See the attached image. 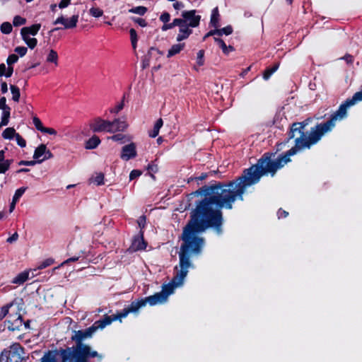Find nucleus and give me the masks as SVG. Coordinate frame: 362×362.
<instances>
[{
  "label": "nucleus",
  "instance_id": "5",
  "mask_svg": "<svg viewBox=\"0 0 362 362\" xmlns=\"http://www.w3.org/2000/svg\"><path fill=\"white\" fill-rule=\"evenodd\" d=\"M196 10L184 11L181 13L182 18H177L180 24L184 23L191 28L199 25L201 16L196 14Z\"/></svg>",
  "mask_w": 362,
  "mask_h": 362
},
{
  "label": "nucleus",
  "instance_id": "24",
  "mask_svg": "<svg viewBox=\"0 0 362 362\" xmlns=\"http://www.w3.org/2000/svg\"><path fill=\"white\" fill-rule=\"evenodd\" d=\"M1 120L0 122V128L3 126L8 125L11 115V108L7 110H2Z\"/></svg>",
  "mask_w": 362,
  "mask_h": 362
},
{
  "label": "nucleus",
  "instance_id": "1",
  "mask_svg": "<svg viewBox=\"0 0 362 362\" xmlns=\"http://www.w3.org/2000/svg\"><path fill=\"white\" fill-rule=\"evenodd\" d=\"M276 153L265 152L254 165L244 169L241 175L228 182L214 181L210 185H204L191 196H204L196 202L195 208L190 213V219L184 227L181 239L182 243L179 252V267L170 283L163 286L160 292L165 300L175 287L182 284L192 267L191 255H199L204 245V239L198 235L208 228H213L221 235L223 222L221 209H232L236 201H244L246 188L258 183L262 177L270 175L274 177L276 172L290 163L280 154L274 159Z\"/></svg>",
  "mask_w": 362,
  "mask_h": 362
},
{
  "label": "nucleus",
  "instance_id": "11",
  "mask_svg": "<svg viewBox=\"0 0 362 362\" xmlns=\"http://www.w3.org/2000/svg\"><path fill=\"white\" fill-rule=\"evenodd\" d=\"M142 299L145 303V306L147 303L151 306H153L157 304L163 303L166 301L163 297V295L160 292L156 293L154 295L144 298Z\"/></svg>",
  "mask_w": 362,
  "mask_h": 362
},
{
  "label": "nucleus",
  "instance_id": "54",
  "mask_svg": "<svg viewBox=\"0 0 362 362\" xmlns=\"http://www.w3.org/2000/svg\"><path fill=\"white\" fill-rule=\"evenodd\" d=\"M147 169L149 171L151 177L155 179V176L152 173H156L158 172V166L156 165L148 164Z\"/></svg>",
  "mask_w": 362,
  "mask_h": 362
},
{
  "label": "nucleus",
  "instance_id": "15",
  "mask_svg": "<svg viewBox=\"0 0 362 362\" xmlns=\"http://www.w3.org/2000/svg\"><path fill=\"white\" fill-rule=\"evenodd\" d=\"M110 124H112V132H123L128 127V124L125 121H122L119 119H115L113 121H110Z\"/></svg>",
  "mask_w": 362,
  "mask_h": 362
},
{
  "label": "nucleus",
  "instance_id": "3",
  "mask_svg": "<svg viewBox=\"0 0 362 362\" xmlns=\"http://www.w3.org/2000/svg\"><path fill=\"white\" fill-rule=\"evenodd\" d=\"M97 330L96 327L92 325L85 329L74 331L71 337L74 342L73 346L49 351L42 358L41 362H102L104 355L84 343V340L91 338Z\"/></svg>",
  "mask_w": 362,
  "mask_h": 362
},
{
  "label": "nucleus",
  "instance_id": "37",
  "mask_svg": "<svg viewBox=\"0 0 362 362\" xmlns=\"http://www.w3.org/2000/svg\"><path fill=\"white\" fill-rule=\"evenodd\" d=\"M1 356L6 357V362H13L12 358L13 357H17L18 358H19V356H18L15 352H11V351H8L6 349H4L1 352Z\"/></svg>",
  "mask_w": 362,
  "mask_h": 362
},
{
  "label": "nucleus",
  "instance_id": "9",
  "mask_svg": "<svg viewBox=\"0 0 362 362\" xmlns=\"http://www.w3.org/2000/svg\"><path fill=\"white\" fill-rule=\"evenodd\" d=\"M137 156L136 146L133 142L125 145L122 147L120 158L123 160H129L134 158Z\"/></svg>",
  "mask_w": 362,
  "mask_h": 362
},
{
  "label": "nucleus",
  "instance_id": "31",
  "mask_svg": "<svg viewBox=\"0 0 362 362\" xmlns=\"http://www.w3.org/2000/svg\"><path fill=\"white\" fill-rule=\"evenodd\" d=\"M47 62L54 63L55 65L58 64V54L54 50L51 49L47 57Z\"/></svg>",
  "mask_w": 362,
  "mask_h": 362
},
{
  "label": "nucleus",
  "instance_id": "7",
  "mask_svg": "<svg viewBox=\"0 0 362 362\" xmlns=\"http://www.w3.org/2000/svg\"><path fill=\"white\" fill-rule=\"evenodd\" d=\"M7 328L11 331L20 330L23 325V320L21 315L16 313L15 315L9 314L8 319L6 320Z\"/></svg>",
  "mask_w": 362,
  "mask_h": 362
},
{
  "label": "nucleus",
  "instance_id": "43",
  "mask_svg": "<svg viewBox=\"0 0 362 362\" xmlns=\"http://www.w3.org/2000/svg\"><path fill=\"white\" fill-rule=\"evenodd\" d=\"M54 263V259L52 258H48L42 261L38 266L39 269H43L47 267L51 266Z\"/></svg>",
  "mask_w": 362,
  "mask_h": 362
},
{
  "label": "nucleus",
  "instance_id": "40",
  "mask_svg": "<svg viewBox=\"0 0 362 362\" xmlns=\"http://www.w3.org/2000/svg\"><path fill=\"white\" fill-rule=\"evenodd\" d=\"M18 56L16 54H11L6 59V64L8 66H13L15 63L18 61Z\"/></svg>",
  "mask_w": 362,
  "mask_h": 362
},
{
  "label": "nucleus",
  "instance_id": "21",
  "mask_svg": "<svg viewBox=\"0 0 362 362\" xmlns=\"http://www.w3.org/2000/svg\"><path fill=\"white\" fill-rule=\"evenodd\" d=\"M185 47V43H178L173 45L168 50L167 57L170 58L177 54H179Z\"/></svg>",
  "mask_w": 362,
  "mask_h": 362
},
{
  "label": "nucleus",
  "instance_id": "17",
  "mask_svg": "<svg viewBox=\"0 0 362 362\" xmlns=\"http://www.w3.org/2000/svg\"><path fill=\"white\" fill-rule=\"evenodd\" d=\"M29 274L30 272L27 270L19 273L12 279L11 283L17 285L23 284L29 279Z\"/></svg>",
  "mask_w": 362,
  "mask_h": 362
},
{
  "label": "nucleus",
  "instance_id": "18",
  "mask_svg": "<svg viewBox=\"0 0 362 362\" xmlns=\"http://www.w3.org/2000/svg\"><path fill=\"white\" fill-rule=\"evenodd\" d=\"M101 141L97 135L92 136L86 141L85 148L88 150L95 149L100 144Z\"/></svg>",
  "mask_w": 362,
  "mask_h": 362
},
{
  "label": "nucleus",
  "instance_id": "52",
  "mask_svg": "<svg viewBox=\"0 0 362 362\" xmlns=\"http://www.w3.org/2000/svg\"><path fill=\"white\" fill-rule=\"evenodd\" d=\"M141 174L142 172L140 170H133L131 171L129 174V180H133L139 177Z\"/></svg>",
  "mask_w": 362,
  "mask_h": 362
},
{
  "label": "nucleus",
  "instance_id": "30",
  "mask_svg": "<svg viewBox=\"0 0 362 362\" xmlns=\"http://www.w3.org/2000/svg\"><path fill=\"white\" fill-rule=\"evenodd\" d=\"M13 159H7L5 161L0 162V174H4L10 168Z\"/></svg>",
  "mask_w": 362,
  "mask_h": 362
},
{
  "label": "nucleus",
  "instance_id": "39",
  "mask_svg": "<svg viewBox=\"0 0 362 362\" xmlns=\"http://www.w3.org/2000/svg\"><path fill=\"white\" fill-rule=\"evenodd\" d=\"M26 23V19L20 16H16L13 20V24L15 27L21 26Z\"/></svg>",
  "mask_w": 362,
  "mask_h": 362
},
{
  "label": "nucleus",
  "instance_id": "19",
  "mask_svg": "<svg viewBox=\"0 0 362 362\" xmlns=\"http://www.w3.org/2000/svg\"><path fill=\"white\" fill-rule=\"evenodd\" d=\"M219 11L218 8L215 7L211 11V20H210V25L214 28H217L220 26L219 25Z\"/></svg>",
  "mask_w": 362,
  "mask_h": 362
},
{
  "label": "nucleus",
  "instance_id": "25",
  "mask_svg": "<svg viewBox=\"0 0 362 362\" xmlns=\"http://www.w3.org/2000/svg\"><path fill=\"white\" fill-rule=\"evenodd\" d=\"M17 133L13 127H8L2 133V137L5 139H12L16 137Z\"/></svg>",
  "mask_w": 362,
  "mask_h": 362
},
{
  "label": "nucleus",
  "instance_id": "10",
  "mask_svg": "<svg viewBox=\"0 0 362 362\" xmlns=\"http://www.w3.org/2000/svg\"><path fill=\"white\" fill-rule=\"evenodd\" d=\"M147 243L144 238V231L140 230L138 235L135 236L132 240L131 248L134 251L143 250L146 248Z\"/></svg>",
  "mask_w": 362,
  "mask_h": 362
},
{
  "label": "nucleus",
  "instance_id": "35",
  "mask_svg": "<svg viewBox=\"0 0 362 362\" xmlns=\"http://www.w3.org/2000/svg\"><path fill=\"white\" fill-rule=\"evenodd\" d=\"M12 29V25L9 22H4L0 26V30L4 34H10Z\"/></svg>",
  "mask_w": 362,
  "mask_h": 362
},
{
  "label": "nucleus",
  "instance_id": "26",
  "mask_svg": "<svg viewBox=\"0 0 362 362\" xmlns=\"http://www.w3.org/2000/svg\"><path fill=\"white\" fill-rule=\"evenodd\" d=\"M10 90L12 94V100L15 102H19L21 97L20 89L15 85H10Z\"/></svg>",
  "mask_w": 362,
  "mask_h": 362
},
{
  "label": "nucleus",
  "instance_id": "59",
  "mask_svg": "<svg viewBox=\"0 0 362 362\" xmlns=\"http://www.w3.org/2000/svg\"><path fill=\"white\" fill-rule=\"evenodd\" d=\"M71 0H61V1L59 4V8L62 9L64 8H66L70 4Z\"/></svg>",
  "mask_w": 362,
  "mask_h": 362
},
{
  "label": "nucleus",
  "instance_id": "27",
  "mask_svg": "<svg viewBox=\"0 0 362 362\" xmlns=\"http://www.w3.org/2000/svg\"><path fill=\"white\" fill-rule=\"evenodd\" d=\"M163 52L160 51L158 48L151 47L149 48L148 53L146 54V57H148L150 59L153 57L157 58L160 55H163Z\"/></svg>",
  "mask_w": 362,
  "mask_h": 362
},
{
  "label": "nucleus",
  "instance_id": "62",
  "mask_svg": "<svg viewBox=\"0 0 362 362\" xmlns=\"http://www.w3.org/2000/svg\"><path fill=\"white\" fill-rule=\"evenodd\" d=\"M13 73V66H8V67L6 68V73H5V76L8 78V77H11L12 76Z\"/></svg>",
  "mask_w": 362,
  "mask_h": 362
},
{
  "label": "nucleus",
  "instance_id": "20",
  "mask_svg": "<svg viewBox=\"0 0 362 362\" xmlns=\"http://www.w3.org/2000/svg\"><path fill=\"white\" fill-rule=\"evenodd\" d=\"M145 306V303L142 298L138 299L137 300L132 301L129 305L127 307L129 312L136 313L141 308Z\"/></svg>",
  "mask_w": 362,
  "mask_h": 362
},
{
  "label": "nucleus",
  "instance_id": "53",
  "mask_svg": "<svg viewBox=\"0 0 362 362\" xmlns=\"http://www.w3.org/2000/svg\"><path fill=\"white\" fill-rule=\"evenodd\" d=\"M146 221V217L144 215L141 216L139 218V219L137 220V223H138L139 228H141V230H142V229L145 228Z\"/></svg>",
  "mask_w": 362,
  "mask_h": 362
},
{
  "label": "nucleus",
  "instance_id": "46",
  "mask_svg": "<svg viewBox=\"0 0 362 362\" xmlns=\"http://www.w3.org/2000/svg\"><path fill=\"white\" fill-rule=\"evenodd\" d=\"M42 163V160H21L18 163L19 165H27V166H33L35 165L37 163Z\"/></svg>",
  "mask_w": 362,
  "mask_h": 362
},
{
  "label": "nucleus",
  "instance_id": "48",
  "mask_svg": "<svg viewBox=\"0 0 362 362\" xmlns=\"http://www.w3.org/2000/svg\"><path fill=\"white\" fill-rule=\"evenodd\" d=\"M16 140L18 145L20 146L21 148L25 147L26 141L18 133H17L16 136Z\"/></svg>",
  "mask_w": 362,
  "mask_h": 362
},
{
  "label": "nucleus",
  "instance_id": "47",
  "mask_svg": "<svg viewBox=\"0 0 362 362\" xmlns=\"http://www.w3.org/2000/svg\"><path fill=\"white\" fill-rule=\"evenodd\" d=\"M28 49L26 47L19 46L14 49V52L18 53L21 57H24L27 53Z\"/></svg>",
  "mask_w": 362,
  "mask_h": 362
},
{
  "label": "nucleus",
  "instance_id": "57",
  "mask_svg": "<svg viewBox=\"0 0 362 362\" xmlns=\"http://www.w3.org/2000/svg\"><path fill=\"white\" fill-rule=\"evenodd\" d=\"M221 29H222L223 35H229L232 34V33L233 31V27L231 25H227Z\"/></svg>",
  "mask_w": 362,
  "mask_h": 362
},
{
  "label": "nucleus",
  "instance_id": "61",
  "mask_svg": "<svg viewBox=\"0 0 362 362\" xmlns=\"http://www.w3.org/2000/svg\"><path fill=\"white\" fill-rule=\"evenodd\" d=\"M53 156H54L53 153L49 150L46 148V153H45L44 156H43V158H42L41 160H42V162H43L45 160L53 158Z\"/></svg>",
  "mask_w": 362,
  "mask_h": 362
},
{
  "label": "nucleus",
  "instance_id": "50",
  "mask_svg": "<svg viewBox=\"0 0 362 362\" xmlns=\"http://www.w3.org/2000/svg\"><path fill=\"white\" fill-rule=\"evenodd\" d=\"M160 21L163 23H168L170 20V15L168 12L164 11L159 18Z\"/></svg>",
  "mask_w": 362,
  "mask_h": 362
},
{
  "label": "nucleus",
  "instance_id": "60",
  "mask_svg": "<svg viewBox=\"0 0 362 362\" xmlns=\"http://www.w3.org/2000/svg\"><path fill=\"white\" fill-rule=\"evenodd\" d=\"M1 91L2 93H6L8 91V85L6 81H0Z\"/></svg>",
  "mask_w": 362,
  "mask_h": 362
},
{
  "label": "nucleus",
  "instance_id": "6",
  "mask_svg": "<svg viewBox=\"0 0 362 362\" xmlns=\"http://www.w3.org/2000/svg\"><path fill=\"white\" fill-rule=\"evenodd\" d=\"M110 121L101 117H95L90 124V128L94 133L107 132L112 133Z\"/></svg>",
  "mask_w": 362,
  "mask_h": 362
},
{
  "label": "nucleus",
  "instance_id": "49",
  "mask_svg": "<svg viewBox=\"0 0 362 362\" xmlns=\"http://www.w3.org/2000/svg\"><path fill=\"white\" fill-rule=\"evenodd\" d=\"M124 100H122L118 105H117L115 107L110 109L111 113L117 114L119 111H121L124 107Z\"/></svg>",
  "mask_w": 362,
  "mask_h": 362
},
{
  "label": "nucleus",
  "instance_id": "38",
  "mask_svg": "<svg viewBox=\"0 0 362 362\" xmlns=\"http://www.w3.org/2000/svg\"><path fill=\"white\" fill-rule=\"evenodd\" d=\"M26 189L27 187H22L16 190L15 194L13 197V202H17L19 200V199L23 196V194L25 192Z\"/></svg>",
  "mask_w": 362,
  "mask_h": 362
},
{
  "label": "nucleus",
  "instance_id": "58",
  "mask_svg": "<svg viewBox=\"0 0 362 362\" xmlns=\"http://www.w3.org/2000/svg\"><path fill=\"white\" fill-rule=\"evenodd\" d=\"M277 216L279 218H286L288 216V212L282 209H279L277 211Z\"/></svg>",
  "mask_w": 362,
  "mask_h": 362
},
{
  "label": "nucleus",
  "instance_id": "28",
  "mask_svg": "<svg viewBox=\"0 0 362 362\" xmlns=\"http://www.w3.org/2000/svg\"><path fill=\"white\" fill-rule=\"evenodd\" d=\"M218 173V171H210L209 173H202L201 174L200 176L199 177H190L188 179V183H189L190 182L193 181V180H196V181H202L204 180H205L207 177H209V175H215Z\"/></svg>",
  "mask_w": 362,
  "mask_h": 362
},
{
  "label": "nucleus",
  "instance_id": "2",
  "mask_svg": "<svg viewBox=\"0 0 362 362\" xmlns=\"http://www.w3.org/2000/svg\"><path fill=\"white\" fill-rule=\"evenodd\" d=\"M360 101H362V90L355 93L351 98H347L339 105L338 110L330 115L327 122L317 124L310 129L309 132L305 127L313 121L311 117H308L302 122H293L289 125L286 139L276 144L277 151L281 150L291 139H294L295 145L282 153L291 162V156L300 150L309 149L313 145L316 144L326 133L332 131L337 121H341L347 117L349 107Z\"/></svg>",
  "mask_w": 362,
  "mask_h": 362
},
{
  "label": "nucleus",
  "instance_id": "22",
  "mask_svg": "<svg viewBox=\"0 0 362 362\" xmlns=\"http://www.w3.org/2000/svg\"><path fill=\"white\" fill-rule=\"evenodd\" d=\"M279 62H276L272 66L267 67L263 72V78L266 81L268 80L271 76L279 69Z\"/></svg>",
  "mask_w": 362,
  "mask_h": 362
},
{
  "label": "nucleus",
  "instance_id": "8",
  "mask_svg": "<svg viewBox=\"0 0 362 362\" xmlns=\"http://www.w3.org/2000/svg\"><path fill=\"white\" fill-rule=\"evenodd\" d=\"M78 15H73L69 19L64 18L63 16L58 17L54 22V25L62 24L64 29L74 28L77 25L78 21Z\"/></svg>",
  "mask_w": 362,
  "mask_h": 362
},
{
  "label": "nucleus",
  "instance_id": "33",
  "mask_svg": "<svg viewBox=\"0 0 362 362\" xmlns=\"http://www.w3.org/2000/svg\"><path fill=\"white\" fill-rule=\"evenodd\" d=\"M23 41L26 43L30 49H34L37 45V40L35 37L30 38L29 37H22Z\"/></svg>",
  "mask_w": 362,
  "mask_h": 362
},
{
  "label": "nucleus",
  "instance_id": "23",
  "mask_svg": "<svg viewBox=\"0 0 362 362\" xmlns=\"http://www.w3.org/2000/svg\"><path fill=\"white\" fill-rule=\"evenodd\" d=\"M47 146L45 144L39 145L35 150L33 154V158L35 160H40L42 156H44L45 153H46Z\"/></svg>",
  "mask_w": 362,
  "mask_h": 362
},
{
  "label": "nucleus",
  "instance_id": "42",
  "mask_svg": "<svg viewBox=\"0 0 362 362\" xmlns=\"http://www.w3.org/2000/svg\"><path fill=\"white\" fill-rule=\"evenodd\" d=\"M197 64L199 66H203L204 64V49H200L197 52Z\"/></svg>",
  "mask_w": 362,
  "mask_h": 362
},
{
  "label": "nucleus",
  "instance_id": "13",
  "mask_svg": "<svg viewBox=\"0 0 362 362\" xmlns=\"http://www.w3.org/2000/svg\"><path fill=\"white\" fill-rule=\"evenodd\" d=\"M33 123L35 127L42 133L48 134L50 135H56L57 134L54 129L44 127L40 118L36 116L33 117Z\"/></svg>",
  "mask_w": 362,
  "mask_h": 362
},
{
  "label": "nucleus",
  "instance_id": "51",
  "mask_svg": "<svg viewBox=\"0 0 362 362\" xmlns=\"http://www.w3.org/2000/svg\"><path fill=\"white\" fill-rule=\"evenodd\" d=\"M11 305H6L1 308L0 311V320H2L6 315L8 314V310Z\"/></svg>",
  "mask_w": 362,
  "mask_h": 362
},
{
  "label": "nucleus",
  "instance_id": "63",
  "mask_svg": "<svg viewBox=\"0 0 362 362\" xmlns=\"http://www.w3.org/2000/svg\"><path fill=\"white\" fill-rule=\"evenodd\" d=\"M173 8L175 9V10H180L181 8H184L185 5L181 1H176L173 4Z\"/></svg>",
  "mask_w": 362,
  "mask_h": 362
},
{
  "label": "nucleus",
  "instance_id": "16",
  "mask_svg": "<svg viewBox=\"0 0 362 362\" xmlns=\"http://www.w3.org/2000/svg\"><path fill=\"white\" fill-rule=\"evenodd\" d=\"M215 42L219 46V47L222 49V52L224 54L228 55L230 52L235 51V48L231 46H227L226 42L219 37H214Z\"/></svg>",
  "mask_w": 362,
  "mask_h": 362
},
{
  "label": "nucleus",
  "instance_id": "56",
  "mask_svg": "<svg viewBox=\"0 0 362 362\" xmlns=\"http://www.w3.org/2000/svg\"><path fill=\"white\" fill-rule=\"evenodd\" d=\"M6 97L3 96L0 98V109L1 110H7L10 109L11 107L6 105Z\"/></svg>",
  "mask_w": 362,
  "mask_h": 362
},
{
  "label": "nucleus",
  "instance_id": "64",
  "mask_svg": "<svg viewBox=\"0 0 362 362\" xmlns=\"http://www.w3.org/2000/svg\"><path fill=\"white\" fill-rule=\"evenodd\" d=\"M343 59L346 62L347 64H351L354 62V57L351 54H346Z\"/></svg>",
  "mask_w": 362,
  "mask_h": 362
},
{
  "label": "nucleus",
  "instance_id": "32",
  "mask_svg": "<svg viewBox=\"0 0 362 362\" xmlns=\"http://www.w3.org/2000/svg\"><path fill=\"white\" fill-rule=\"evenodd\" d=\"M130 40L132 48L135 50L137 46L138 36L135 29L131 28L129 30Z\"/></svg>",
  "mask_w": 362,
  "mask_h": 362
},
{
  "label": "nucleus",
  "instance_id": "44",
  "mask_svg": "<svg viewBox=\"0 0 362 362\" xmlns=\"http://www.w3.org/2000/svg\"><path fill=\"white\" fill-rule=\"evenodd\" d=\"M131 20L133 22H134L135 23H137L139 25H140L141 27H143V28L146 27L148 25L146 20L144 18H141L132 16V17H131Z\"/></svg>",
  "mask_w": 362,
  "mask_h": 362
},
{
  "label": "nucleus",
  "instance_id": "4",
  "mask_svg": "<svg viewBox=\"0 0 362 362\" xmlns=\"http://www.w3.org/2000/svg\"><path fill=\"white\" fill-rule=\"evenodd\" d=\"M129 313H130L126 307L115 315H105L103 318L95 321L93 325L96 327V329H103L107 325H110L113 321L119 320L121 322L122 318L126 317Z\"/></svg>",
  "mask_w": 362,
  "mask_h": 362
},
{
  "label": "nucleus",
  "instance_id": "36",
  "mask_svg": "<svg viewBox=\"0 0 362 362\" xmlns=\"http://www.w3.org/2000/svg\"><path fill=\"white\" fill-rule=\"evenodd\" d=\"M89 14L93 17L99 18L103 15V11L98 7H92L89 10Z\"/></svg>",
  "mask_w": 362,
  "mask_h": 362
},
{
  "label": "nucleus",
  "instance_id": "29",
  "mask_svg": "<svg viewBox=\"0 0 362 362\" xmlns=\"http://www.w3.org/2000/svg\"><path fill=\"white\" fill-rule=\"evenodd\" d=\"M147 11L148 8L146 6H139L129 9V13L144 16L147 12Z\"/></svg>",
  "mask_w": 362,
  "mask_h": 362
},
{
  "label": "nucleus",
  "instance_id": "14",
  "mask_svg": "<svg viewBox=\"0 0 362 362\" xmlns=\"http://www.w3.org/2000/svg\"><path fill=\"white\" fill-rule=\"evenodd\" d=\"M41 28L40 23L33 24L29 27H23L21 30V35L22 37H29V35L35 36L37 34Z\"/></svg>",
  "mask_w": 362,
  "mask_h": 362
},
{
  "label": "nucleus",
  "instance_id": "55",
  "mask_svg": "<svg viewBox=\"0 0 362 362\" xmlns=\"http://www.w3.org/2000/svg\"><path fill=\"white\" fill-rule=\"evenodd\" d=\"M160 129V128L154 124L153 129L148 132V136L151 138L156 137L159 134Z\"/></svg>",
  "mask_w": 362,
  "mask_h": 362
},
{
  "label": "nucleus",
  "instance_id": "34",
  "mask_svg": "<svg viewBox=\"0 0 362 362\" xmlns=\"http://www.w3.org/2000/svg\"><path fill=\"white\" fill-rule=\"evenodd\" d=\"M180 21H178V18H175L173 19V22L172 23H165L163 25V26L161 27V30L163 31H166V30H170V29H173L174 27L177 26V25H180Z\"/></svg>",
  "mask_w": 362,
  "mask_h": 362
},
{
  "label": "nucleus",
  "instance_id": "45",
  "mask_svg": "<svg viewBox=\"0 0 362 362\" xmlns=\"http://www.w3.org/2000/svg\"><path fill=\"white\" fill-rule=\"evenodd\" d=\"M104 179H105V175L103 173H98L94 178V182L98 186L102 185L104 184Z\"/></svg>",
  "mask_w": 362,
  "mask_h": 362
},
{
  "label": "nucleus",
  "instance_id": "12",
  "mask_svg": "<svg viewBox=\"0 0 362 362\" xmlns=\"http://www.w3.org/2000/svg\"><path fill=\"white\" fill-rule=\"evenodd\" d=\"M179 27V33L177 35L176 40L182 42L187 39L192 33V29L184 23L177 25Z\"/></svg>",
  "mask_w": 362,
  "mask_h": 362
},
{
  "label": "nucleus",
  "instance_id": "41",
  "mask_svg": "<svg viewBox=\"0 0 362 362\" xmlns=\"http://www.w3.org/2000/svg\"><path fill=\"white\" fill-rule=\"evenodd\" d=\"M110 139L114 141H117L120 142L121 144H123L126 141V136L122 134H117L110 136Z\"/></svg>",
  "mask_w": 362,
  "mask_h": 362
}]
</instances>
